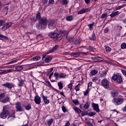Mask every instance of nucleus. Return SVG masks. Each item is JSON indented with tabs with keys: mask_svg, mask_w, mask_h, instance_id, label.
<instances>
[{
	"mask_svg": "<svg viewBox=\"0 0 126 126\" xmlns=\"http://www.w3.org/2000/svg\"><path fill=\"white\" fill-rule=\"evenodd\" d=\"M38 22L39 24L36 25V28H37V29H42L43 30L46 29L47 23H48V20L46 17H43L40 18Z\"/></svg>",
	"mask_w": 126,
	"mask_h": 126,
	"instance_id": "obj_1",
	"label": "nucleus"
},
{
	"mask_svg": "<svg viewBox=\"0 0 126 126\" xmlns=\"http://www.w3.org/2000/svg\"><path fill=\"white\" fill-rule=\"evenodd\" d=\"M50 38L52 39H56V40H60L63 38L62 34H58L57 32H50L48 34Z\"/></svg>",
	"mask_w": 126,
	"mask_h": 126,
	"instance_id": "obj_2",
	"label": "nucleus"
},
{
	"mask_svg": "<svg viewBox=\"0 0 126 126\" xmlns=\"http://www.w3.org/2000/svg\"><path fill=\"white\" fill-rule=\"evenodd\" d=\"M112 79L113 80H116L118 83L119 84H122L123 83V79H122V76L119 73L114 74L112 77Z\"/></svg>",
	"mask_w": 126,
	"mask_h": 126,
	"instance_id": "obj_3",
	"label": "nucleus"
},
{
	"mask_svg": "<svg viewBox=\"0 0 126 126\" xmlns=\"http://www.w3.org/2000/svg\"><path fill=\"white\" fill-rule=\"evenodd\" d=\"M113 102L117 106H120L124 103V99L122 98H114L113 99Z\"/></svg>",
	"mask_w": 126,
	"mask_h": 126,
	"instance_id": "obj_4",
	"label": "nucleus"
},
{
	"mask_svg": "<svg viewBox=\"0 0 126 126\" xmlns=\"http://www.w3.org/2000/svg\"><path fill=\"white\" fill-rule=\"evenodd\" d=\"M54 76L56 78H66L67 75L63 73H59L58 72L54 73Z\"/></svg>",
	"mask_w": 126,
	"mask_h": 126,
	"instance_id": "obj_5",
	"label": "nucleus"
},
{
	"mask_svg": "<svg viewBox=\"0 0 126 126\" xmlns=\"http://www.w3.org/2000/svg\"><path fill=\"white\" fill-rule=\"evenodd\" d=\"M17 112H22L23 108L21 106V102H17L15 103Z\"/></svg>",
	"mask_w": 126,
	"mask_h": 126,
	"instance_id": "obj_6",
	"label": "nucleus"
},
{
	"mask_svg": "<svg viewBox=\"0 0 126 126\" xmlns=\"http://www.w3.org/2000/svg\"><path fill=\"white\" fill-rule=\"evenodd\" d=\"M56 28V22L55 21H49L48 23V28L51 30Z\"/></svg>",
	"mask_w": 126,
	"mask_h": 126,
	"instance_id": "obj_7",
	"label": "nucleus"
},
{
	"mask_svg": "<svg viewBox=\"0 0 126 126\" xmlns=\"http://www.w3.org/2000/svg\"><path fill=\"white\" fill-rule=\"evenodd\" d=\"M9 115V111L8 110H4L0 115L1 119H6V117Z\"/></svg>",
	"mask_w": 126,
	"mask_h": 126,
	"instance_id": "obj_8",
	"label": "nucleus"
},
{
	"mask_svg": "<svg viewBox=\"0 0 126 126\" xmlns=\"http://www.w3.org/2000/svg\"><path fill=\"white\" fill-rule=\"evenodd\" d=\"M101 84L105 88H109V81L107 79L102 80Z\"/></svg>",
	"mask_w": 126,
	"mask_h": 126,
	"instance_id": "obj_9",
	"label": "nucleus"
},
{
	"mask_svg": "<svg viewBox=\"0 0 126 126\" xmlns=\"http://www.w3.org/2000/svg\"><path fill=\"white\" fill-rule=\"evenodd\" d=\"M2 86L6 87L8 89H12L14 87V84L12 83H6V84H2Z\"/></svg>",
	"mask_w": 126,
	"mask_h": 126,
	"instance_id": "obj_10",
	"label": "nucleus"
},
{
	"mask_svg": "<svg viewBox=\"0 0 126 126\" xmlns=\"http://www.w3.org/2000/svg\"><path fill=\"white\" fill-rule=\"evenodd\" d=\"M90 8H85L80 10L78 12V14H83V13H86V12H89L90 11Z\"/></svg>",
	"mask_w": 126,
	"mask_h": 126,
	"instance_id": "obj_11",
	"label": "nucleus"
},
{
	"mask_svg": "<svg viewBox=\"0 0 126 126\" xmlns=\"http://www.w3.org/2000/svg\"><path fill=\"white\" fill-rule=\"evenodd\" d=\"M41 65V63H33L32 64H28V67L30 68V69L32 68H35V67H37L38 66Z\"/></svg>",
	"mask_w": 126,
	"mask_h": 126,
	"instance_id": "obj_12",
	"label": "nucleus"
},
{
	"mask_svg": "<svg viewBox=\"0 0 126 126\" xmlns=\"http://www.w3.org/2000/svg\"><path fill=\"white\" fill-rule=\"evenodd\" d=\"M58 49H59V45H56L51 50L48 51L46 53V55H49V54L54 53V52H55V51H57V50H58Z\"/></svg>",
	"mask_w": 126,
	"mask_h": 126,
	"instance_id": "obj_13",
	"label": "nucleus"
},
{
	"mask_svg": "<svg viewBox=\"0 0 126 126\" xmlns=\"http://www.w3.org/2000/svg\"><path fill=\"white\" fill-rule=\"evenodd\" d=\"M34 102L35 104L39 105L41 103V97L39 95H36L34 97Z\"/></svg>",
	"mask_w": 126,
	"mask_h": 126,
	"instance_id": "obj_14",
	"label": "nucleus"
},
{
	"mask_svg": "<svg viewBox=\"0 0 126 126\" xmlns=\"http://www.w3.org/2000/svg\"><path fill=\"white\" fill-rule=\"evenodd\" d=\"M92 105L94 111L97 113H99V112H100V109H99V105L98 104L93 103Z\"/></svg>",
	"mask_w": 126,
	"mask_h": 126,
	"instance_id": "obj_15",
	"label": "nucleus"
},
{
	"mask_svg": "<svg viewBox=\"0 0 126 126\" xmlns=\"http://www.w3.org/2000/svg\"><path fill=\"white\" fill-rule=\"evenodd\" d=\"M10 98L9 96H7L6 97H5L4 98L0 100V102H1V103H3V104H5V103L10 102Z\"/></svg>",
	"mask_w": 126,
	"mask_h": 126,
	"instance_id": "obj_16",
	"label": "nucleus"
},
{
	"mask_svg": "<svg viewBox=\"0 0 126 126\" xmlns=\"http://www.w3.org/2000/svg\"><path fill=\"white\" fill-rule=\"evenodd\" d=\"M92 60H94V62H103V58L99 57H92Z\"/></svg>",
	"mask_w": 126,
	"mask_h": 126,
	"instance_id": "obj_17",
	"label": "nucleus"
},
{
	"mask_svg": "<svg viewBox=\"0 0 126 126\" xmlns=\"http://www.w3.org/2000/svg\"><path fill=\"white\" fill-rule=\"evenodd\" d=\"M42 99L44 102V104H45L46 105H47V104H49V103H50V100H49V99H48V97H47V96H45V95H43Z\"/></svg>",
	"mask_w": 126,
	"mask_h": 126,
	"instance_id": "obj_18",
	"label": "nucleus"
},
{
	"mask_svg": "<svg viewBox=\"0 0 126 126\" xmlns=\"http://www.w3.org/2000/svg\"><path fill=\"white\" fill-rule=\"evenodd\" d=\"M120 12L119 11H117L116 12H114L112 13H111L110 15V16L112 18L115 17V16H117V15H119V14H120Z\"/></svg>",
	"mask_w": 126,
	"mask_h": 126,
	"instance_id": "obj_19",
	"label": "nucleus"
},
{
	"mask_svg": "<svg viewBox=\"0 0 126 126\" xmlns=\"http://www.w3.org/2000/svg\"><path fill=\"white\" fill-rule=\"evenodd\" d=\"M0 40L7 41V40H8V38L3 34H0Z\"/></svg>",
	"mask_w": 126,
	"mask_h": 126,
	"instance_id": "obj_20",
	"label": "nucleus"
},
{
	"mask_svg": "<svg viewBox=\"0 0 126 126\" xmlns=\"http://www.w3.org/2000/svg\"><path fill=\"white\" fill-rule=\"evenodd\" d=\"M53 122H54V119H53V118H51L47 121V124L48 126H51L52 124H53Z\"/></svg>",
	"mask_w": 126,
	"mask_h": 126,
	"instance_id": "obj_21",
	"label": "nucleus"
},
{
	"mask_svg": "<svg viewBox=\"0 0 126 126\" xmlns=\"http://www.w3.org/2000/svg\"><path fill=\"white\" fill-rule=\"evenodd\" d=\"M66 20L67 21H72L73 20V16L69 15L66 17Z\"/></svg>",
	"mask_w": 126,
	"mask_h": 126,
	"instance_id": "obj_22",
	"label": "nucleus"
},
{
	"mask_svg": "<svg viewBox=\"0 0 126 126\" xmlns=\"http://www.w3.org/2000/svg\"><path fill=\"white\" fill-rule=\"evenodd\" d=\"M81 53L79 52H74L72 53V56L74 57V58H77V57H79L80 56Z\"/></svg>",
	"mask_w": 126,
	"mask_h": 126,
	"instance_id": "obj_23",
	"label": "nucleus"
},
{
	"mask_svg": "<svg viewBox=\"0 0 126 126\" xmlns=\"http://www.w3.org/2000/svg\"><path fill=\"white\" fill-rule=\"evenodd\" d=\"M67 39L68 41H69V42H71V43L74 42V37L73 36H69Z\"/></svg>",
	"mask_w": 126,
	"mask_h": 126,
	"instance_id": "obj_24",
	"label": "nucleus"
},
{
	"mask_svg": "<svg viewBox=\"0 0 126 126\" xmlns=\"http://www.w3.org/2000/svg\"><path fill=\"white\" fill-rule=\"evenodd\" d=\"M111 95L112 97L115 98V97H117V96H118V92L116 91L111 92Z\"/></svg>",
	"mask_w": 126,
	"mask_h": 126,
	"instance_id": "obj_25",
	"label": "nucleus"
},
{
	"mask_svg": "<svg viewBox=\"0 0 126 126\" xmlns=\"http://www.w3.org/2000/svg\"><path fill=\"white\" fill-rule=\"evenodd\" d=\"M97 73H98V71L96 70H92L90 73V75H95V74H97Z\"/></svg>",
	"mask_w": 126,
	"mask_h": 126,
	"instance_id": "obj_26",
	"label": "nucleus"
},
{
	"mask_svg": "<svg viewBox=\"0 0 126 126\" xmlns=\"http://www.w3.org/2000/svg\"><path fill=\"white\" fill-rule=\"evenodd\" d=\"M36 18L37 20H40L41 19V13L38 12L36 15Z\"/></svg>",
	"mask_w": 126,
	"mask_h": 126,
	"instance_id": "obj_27",
	"label": "nucleus"
},
{
	"mask_svg": "<svg viewBox=\"0 0 126 126\" xmlns=\"http://www.w3.org/2000/svg\"><path fill=\"white\" fill-rule=\"evenodd\" d=\"M15 69L17 71H20V70H22V69H23V66L21 65L17 66L15 68Z\"/></svg>",
	"mask_w": 126,
	"mask_h": 126,
	"instance_id": "obj_28",
	"label": "nucleus"
},
{
	"mask_svg": "<svg viewBox=\"0 0 126 126\" xmlns=\"http://www.w3.org/2000/svg\"><path fill=\"white\" fill-rule=\"evenodd\" d=\"M89 103L88 102H87L84 105V109H85L86 110H87V109H89Z\"/></svg>",
	"mask_w": 126,
	"mask_h": 126,
	"instance_id": "obj_29",
	"label": "nucleus"
},
{
	"mask_svg": "<svg viewBox=\"0 0 126 126\" xmlns=\"http://www.w3.org/2000/svg\"><path fill=\"white\" fill-rule=\"evenodd\" d=\"M52 61V57H48L47 58H45V62L46 63H50Z\"/></svg>",
	"mask_w": 126,
	"mask_h": 126,
	"instance_id": "obj_30",
	"label": "nucleus"
},
{
	"mask_svg": "<svg viewBox=\"0 0 126 126\" xmlns=\"http://www.w3.org/2000/svg\"><path fill=\"white\" fill-rule=\"evenodd\" d=\"M74 111H75V112H76L77 113V114H80L81 113V112H82V111H81V110H80V109H79L77 107L74 108Z\"/></svg>",
	"mask_w": 126,
	"mask_h": 126,
	"instance_id": "obj_31",
	"label": "nucleus"
},
{
	"mask_svg": "<svg viewBox=\"0 0 126 126\" xmlns=\"http://www.w3.org/2000/svg\"><path fill=\"white\" fill-rule=\"evenodd\" d=\"M58 86L59 87V89H63V82H58Z\"/></svg>",
	"mask_w": 126,
	"mask_h": 126,
	"instance_id": "obj_32",
	"label": "nucleus"
},
{
	"mask_svg": "<svg viewBox=\"0 0 126 126\" xmlns=\"http://www.w3.org/2000/svg\"><path fill=\"white\" fill-rule=\"evenodd\" d=\"M5 25L6 26L7 28L8 29L11 25H12V22H9V23H6Z\"/></svg>",
	"mask_w": 126,
	"mask_h": 126,
	"instance_id": "obj_33",
	"label": "nucleus"
},
{
	"mask_svg": "<svg viewBox=\"0 0 126 126\" xmlns=\"http://www.w3.org/2000/svg\"><path fill=\"white\" fill-rule=\"evenodd\" d=\"M41 59V57L40 56H35L34 57H33L32 60L33 61H39Z\"/></svg>",
	"mask_w": 126,
	"mask_h": 126,
	"instance_id": "obj_34",
	"label": "nucleus"
},
{
	"mask_svg": "<svg viewBox=\"0 0 126 126\" xmlns=\"http://www.w3.org/2000/svg\"><path fill=\"white\" fill-rule=\"evenodd\" d=\"M106 75H107V72L104 71V72H102V73L100 74V77H104V76H106Z\"/></svg>",
	"mask_w": 126,
	"mask_h": 126,
	"instance_id": "obj_35",
	"label": "nucleus"
},
{
	"mask_svg": "<svg viewBox=\"0 0 126 126\" xmlns=\"http://www.w3.org/2000/svg\"><path fill=\"white\" fill-rule=\"evenodd\" d=\"M5 96V93H1L0 94V99H3Z\"/></svg>",
	"mask_w": 126,
	"mask_h": 126,
	"instance_id": "obj_36",
	"label": "nucleus"
},
{
	"mask_svg": "<svg viewBox=\"0 0 126 126\" xmlns=\"http://www.w3.org/2000/svg\"><path fill=\"white\" fill-rule=\"evenodd\" d=\"M95 115H96V113L95 112H91L88 114L89 117H93V116H95Z\"/></svg>",
	"mask_w": 126,
	"mask_h": 126,
	"instance_id": "obj_37",
	"label": "nucleus"
},
{
	"mask_svg": "<svg viewBox=\"0 0 126 126\" xmlns=\"http://www.w3.org/2000/svg\"><path fill=\"white\" fill-rule=\"evenodd\" d=\"M80 85V84H79L75 86V90H76V91H79V90L80 89V87L79 86Z\"/></svg>",
	"mask_w": 126,
	"mask_h": 126,
	"instance_id": "obj_38",
	"label": "nucleus"
},
{
	"mask_svg": "<svg viewBox=\"0 0 126 126\" xmlns=\"http://www.w3.org/2000/svg\"><path fill=\"white\" fill-rule=\"evenodd\" d=\"M26 110L27 111H29V110H31V104H29L28 105H27L25 107Z\"/></svg>",
	"mask_w": 126,
	"mask_h": 126,
	"instance_id": "obj_39",
	"label": "nucleus"
},
{
	"mask_svg": "<svg viewBox=\"0 0 126 126\" xmlns=\"http://www.w3.org/2000/svg\"><path fill=\"white\" fill-rule=\"evenodd\" d=\"M88 26H89L90 30H92L93 29V27L94 26V23L88 25Z\"/></svg>",
	"mask_w": 126,
	"mask_h": 126,
	"instance_id": "obj_40",
	"label": "nucleus"
},
{
	"mask_svg": "<svg viewBox=\"0 0 126 126\" xmlns=\"http://www.w3.org/2000/svg\"><path fill=\"white\" fill-rule=\"evenodd\" d=\"M89 89H87V90H86L85 92H84V96H87V95H88V94H89Z\"/></svg>",
	"mask_w": 126,
	"mask_h": 126,
	"instance_id": "obj_41",
	"label": "nucleus"
},
{
	"mask_svg": "<svg viewBox=\"0 0 126 126\" xmlns=\"http://www.w3.org/2000/svg\"><path fill=\"white\" fill-rule=\"evenodd\" d=\"M91 40H93V41H95L96 40V36L95 34H93L92 36L90 38Z\"/></svg>",
	"mask_w": 126,
	"mask_h": 126,
	"instance_id": "obj_42",
	"label": "nucleus"
},
{
	"mask_svg": "<svg viewBox=\"0 0 126 126\" xmlns=\"http://www.w3.org/2000/svg\"><path fill=\"white\" fill-rule=\"evenodd\" d=\"M108 14L107 13H104L101 15V18H107Z\"/></svg>",
	"mask_w": 126,
	"mask_h": 126,
	"instance_id": "obj_43",
	"label": "nucleus"
},
{
	"mask_svg": "<svg viewBox=\"0 0 126 126\" xmlns=\"http://www.w3.org/2000/svg\"><path fill=\"white\" fill-rule=\"evenodd\" d=\"M45 84L49 87H51V83L49 81H45Z\"/></svg>",
	"mask_w": 126,
	"mask_h": 126,
	"instance_id": "obj_44",
	"label": "nucleus"
},
{
	"mask_svg": "<svg viewBox=\"0 0 126 126\" xmlns=\"http://www.w3.org/2000/svg\"><path fill=\"white\" fill-rule=\"evenodd\" d=\"M24 82H23V81H21L18 84V86L19 87H22V86H23V84Z\"/></svg>",
	"mask_w": 126,
	"mask_h": 126,
	"instance_id": "obj_45",
	"label": "nucleus"
},
{
	"mask_svg": "<svg viewBox=\"0 0 126 126\" xmlns=\"http://www.w3.org/2000/svg\"><path fill=\"white\" fill-rule=\"evenodd\" d=\"M18 60H16L12 61L10 62L9 63H7V64H11V63H17Z\"/></svg>",
	"mask_w": 126,
	"mask_h": 126,
	"instance_id": "obj_46",
	"label": "nucleus"
},
{
	"mask_svg": "<svg viewBox=\"0 0 126 126\" xmlns=\"http://www.w3.org/2000/svg\"><path fill=\"white\" fill-rule=\"evenodd\" d=\"M62 3L63 4H67V3H68V1H67V0H62Z\"/></svg>",
	"mask_w": 126,
	"mask_h": 126,
	"instance_id": "obj_47",
	"label": "nucleus"
},
{
	"mask_svg": "<svg viewBox=\"0 0 126 126\" xmlns=\"http://www.w3.org/2000/svg\"><path fill=\"white\" fill-rule=\"evenodd\" d=\"M105 50H106V52H107V53H110V52H111V48L109 46H107L105 48Z\"/></svg>",
	"mask_w": 126,
	"mask_h": 126,
	"instance_id": "obj_48",
	"label": "nucleus"
},
{
	"mask_svg": "<svg viewBox=\"0 0 126 126\" xmlns=\"http://www.w3.org/2000/svg\"><path fill=\"white\" fill-rule=\"evenodd\" d=\"M125 6H126V5L118 6L116 8V9H117V10H119V9H121V8H123V7H125Z\"/></svg>",
	"mask_w": 126,
	"mask_h": 126,
	"instance_id": "obj_49",
	"label": "nucleus"
},
{
	"mask_svg": "<svg viewBox=\"0 0 126 126\" xmlns=\"http://www.w3.org/2000/svg\"><path fill=\"white\" fill-rule=\"evenodd\" d=\"M48 3L49 4H54L55 3V0H49Z\"/></svg>",
	"mask_w": 126,
	"mask_h": 126,
	"instance_id": "obj_50",
	"label": "nucleus"
},
{
	"mask_svg": "<svg viewBox=\"0 0 126 126\" xmlns=\"http://www.w3.org/2000/svg\"><path fill=\"white\" fill-rule=\"evenodd\" d=\"M7 29H8L5 25H4V26L2 28V30L3 31H5L6 30H7Z\"/></svg>",
	"mask_w": 126,
	"mask_h": 126,
	"instance_id": "obj_51",
	"label": "nucleus"
},
{
	"mask_svg": "<svg viewBox=\"0 0 126 126\" xmlns=\"http://www.w3.org/2000/svg\"><path fill=\"white\" fill-rule=\"evenodd\" d=\"M73 103H74L75 105H78V104H79V102H78L77 99L73 100Z\"/></svg>",
	"mask_w": 126,
	"mask_h": 126,
	"instance_id": "obj_52",
	"label": "nucleus"
},
{
	"mask_svg": "<svg viewBox=\"0 0 126 126\" xmlns=\"http://www.w3.org/2000/svg\"><path fill=\"white\" fill-rule=\"evenodd\" d=\"M122 49H126V43H122L121 45Z\"/></svg>",
	"mask_w": 126,
	"mask_h": 126,
	"instance_id": "obj_53",
	"label": "nucleus"
},
{
	"mask_svg": "<svg viewBox=\"0 0 126 126\" xmlns=\"http://www.w3.org/2000/svg\"><path fill=\"white\" fill-rule=\"evenodd\" d=\"M3 25H4V21L0 20V26H2Z\"/></svg>",
	"mask_w": 126,
	"mask_h": 126,
	"instance_id": "obj_54",
	"label": "nucleus"
},
{
	"mask_svg": "<svg viewBox=\"0 0 126 126\" xmlns=\"http://www.w3.org/2000/svg\"><path fill=\"white\" fill-rule=\"evenodd\" d=\"M41 1L43 4H46V3H48V0H41Z\"/></svg>",
	"mask_w": 126,
	"mask_h": 126,
	"instance_id": "obj_55",
	"label": "nucleus"
},
{
	"mask_svg": "<svg viewBox=\"0 0 126 126\" xmlns=\"http://www.w3.org/2000/svg\"><path fill=\"white\" fill-rule=\"evenodd\" d=\"M82 117H84V116H86L87 113L86 112H84L83 111L81 112Z\"/></svg>",
	"mask_w": 126,
	"mask_h": 126,
	"instance_id": "obj_56",
	"label": "nucleus"
},
{
	"mask_svg": "<svg viewBox=\"0 0 126 126\" xmlns=\"http://www.w3.org/2000/svg\"><path fill=\"white\" fill-rule=\"evenodd\" d=\"M32 22H36V18L35 17H32L31 18Z\"/></svg>",
	"mask_w": 126,
	"mask_h": 126,
	"instance_id": "obj_57",
	"label": "nucleus"
},
{
	"mask_svg": "<svg viewBox=\"0 0 126 126\" xmlns=\"http://www.w3.org/2000/svg\"><path fill=\"white\" fill-rule=\"evenodd\" d=\"M62 110H63V113H65V112H66V108L64 106H63L62 107Z\"/></svg>",
	"mask_w": 126,
	"mask_h": 126,
	"instance_id": "obj_58",
	"label": "nucleus"
},
{
	"mask_svg": "<svg viewBox=\"0 0 126 126\" xmlns=\"http://www.w3.org/2000/svg\"><path fill=\"white\" fill-rule=\"evenodd\" d=\"M121 71H122L123 74H124V76L126 77V70H121Z\"/></svg>",
	"mask_w": 126,
	"mask_h": 126,
	"instance_id": "obj_59",
	"label": "nucleus"
},
{
	"mask_svg": "<svg viewBox=\"0 0 126 126\" xmlns=\"http://www.w3.org/2000/svg\"><path fill=\"white\" fill-rule=\"evenodd\" d=\"M68 88H69V89H70V90H71V89H72V84H69L68 85Z\"/></svg>",
	"mask_w": 126,
	"mask_h": 126,
	"instance_id": "obj_60",
	"label": "nucleus"
},
{
	"mask_svg": "<svg viewBox=\"0 0 126 126\" xmlns=\"http://www.w3.org/2000/svg\"><path fill=\"white\" fill-rule=\"evenodd\" d=\"M81 55H82L83 56H87L88 55V52H81Z\"/></svg>",
	"mask_w": 126,
	"mask_h": 126,
	"instance_id": "obj_61",
	"label": "nucleus"
},
{
	"mask_svg": "<svg viewBox=\"0 0 126 126\" xmlns=\"http://www.w3.org/2000/svg\"><path fill=\"white\" fill-rule=\"evenodd\" d=\"M80 43V42L79 41V40L78 39H76L75 41H74V43L76 45H77V44H79Z\"/></svg>",
	"mask_w": 126,
	"mask_h": 126,
	"instance_id": "obj_62",
	"label": "nucleus"
},
{
	"mask_svg": "<svg viewBox=\"0 0 126 126\" xmlns=\"http://www.w3.org/2000/svg\"><path fill=\"white\" fill-rule=\"evenodd\" d=\"M104 33H108L109 32V29L106 28L105 29H104Z\"/></svg>",
	"mask_w": 126,
	"mask_h": 126,
	"instance_id": "obj_63",
	"label": "nucleus"
},
{
	"mask_svg": "<svg viewBox=\"0 0 126 126\" xmlns=\"http://www.w3.org/2000/svg\"><path fill=\"white\" fill-rule=\"evenodd\" d=\"M37 38H40V39H43V36H42L41 34H39L37 36Z\"/></svg>",
	"mask_w": 126,
	"mask_h": 126,
	"instance_id": "obj_64",
	"label": "nucleus"
}]
</instances>
